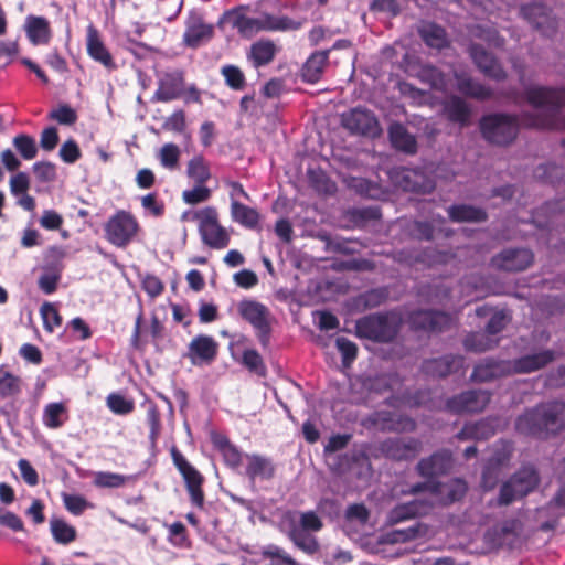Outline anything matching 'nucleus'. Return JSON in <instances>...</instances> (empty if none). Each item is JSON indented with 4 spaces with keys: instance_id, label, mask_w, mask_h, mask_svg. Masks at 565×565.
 Listing matches in <instances>:
<instances>
[{
    "instance_id": "obj_1",
    "label": "nucleus",
    "mask_w": 565,
    "mask_h": 565,
    "mask_svg": "<svg viewBox=\"0 0 565 565\" xmlns=\"http://www.w3.org/2000/svg\"><path fill=\"white\" fill-rule=\"evenodd\" d=\"M515 430L524 436L547 439L565 429V403L552 401L525 409L514 423Z\"/></svg>"
},
{
    "instance_id": "obj_2",
    "label": "nucleus",
    "mask_w": 565,
    "mask_h": 565,
    "mask_svg": "<svg viewBox=\"0 0 565 565\" xmlns=\"http://www.w3.org/2000/svg\"><path fill=\"white\" fill-rule=\"evenodd\" d=\"M402 318L387 311L371 313L360 318L355 323L356 334L376 343H391L399 333Z\"/></svg>"
},
{
    "instance_id": "obj_3",
    "label": "nucleus",
    "mask_w": 565,
    "mask_h": 565,
    "mask_svg": "<svg viewBox=\"0 0 565 565\" xmlns=\"http://www.w3.org/2000/svg\"><path fill=\"white\" fill-rule=\"evenodd\" d=\"M479 129L487 142L505 147L511 145L519 135V117L505 113L483 115L479 120Z\"/></svg>"
},
{
    "instance_id": "obj_4",
    "label": "nucleus",
    "mask_w": 565,
    "mask_h": 565,
    "mask_svg": "<svg viewBox=\"0 0 565 565\" xmlns=\"http://www.w3.org/2000/svg\"><path fill=\"white\" fill-rule=\"evenodd\" d=\"M141 232L138 218L126 210H117L104 224L105 239L117 248H126Z\"/></svg>"
},
{
    "instance_id": "obj_5",
    "label": "nucleus",
    "mask_w": 565,
    "mask_h": 565,
    "mask_svg": "<svg viewBox=\"0 0 565 565\" xmlns=\"http://www.w3.org/2000/svg\"><path fill=\"white\" fill-rule=\"evenodd\" d=\"M539 483L537 470L531 465L522 466L500 487L498 505L505 507L526 497L535 490Z\"/></svg>"
},
{
    "instance_id": "obj_6",
    "label": "nucleus",
    "mask_w": 565,
    "mask_h": 565,
    "mask_svg": "<svg viewBox=\"0 0 565 565\" xmlns=\"http://www.w3.org/2000/svg\"><path fill=\"white\" fill-rule=\"evenodd\" d=\"M192 220L199 222L202 242L211 248L223 249L230 244V234L218 222V213L213 206H205L193 213Z\"/></svg>"
},
{
    "instance_id": "obj_7",
    "label": "nucleus",
    "mask_w": 565,
    "mask_h": 565,
    "mask_svg": "<svg viewBox=\"0 0 565 565\" xmlns=\"http://www.w3.org/2000/svg\"><path fill=\"white\" fill-rule=\"evenodd\" d=\"M387 174L392 184L404 192L428 194L436 188L435 179L419 168L393 167Z\"/></svg>"
},
{
    "instance_id": "obj_8",
    "label": "nucleus",
    "mask_w": 565,
    "mask_h": 565,
    "mask_svg": "<svg viewBox=\"0 0 565 565\" xmlns=\"http://www.w3.org/2000/svg\"><path fill=\"white\" fill-rule=\"evenodd\" d=\"M242 319L248 322L255 330L260 345L266 349L270 343L271 322L269 309L256 300H242L237 306Z\"/></svg>"
},
{
    "instance_id": "obj_9",
    "label": "nucleus",
    "mask_w": 565,
    "mask_h": 565,
    "mask_svg": "<svg viewBox=\"0 0 565 565\" xmlns=\"http://www.w3.org/2000/svg\"><path fill=\"white\" fill-rule=\"evenodd\" d=\"M406 322L412 331L423 333H441L454 326L452 315L435 309H416L408 312Z\"/></svg>"
},
{
    "instance_id": "obj_10",
    "label": "nucleus",
    "mask_w": 565,
    "mask_h": 565,
    "mask_svg": "<svg viewBox=\"0 0 565 565\" xmlns=\"http://www.w3.org/2000/svg\"><path fill=\"white\" fill-rule=\"evenodd\" d=\"M341 126L350 135L366 138H376L382 132L374 113L363 107H355L341 114Z\"/></svg>"
},
{
    "instance_id": "obj_11",
    "label": "nucleus",
    "mask_w": 565,
    "mask_h": 565,
    "mask_svg": "<svg viewBox=\"0 0 565 565\" xmlns=\"http://www.w3.org/2000/svg\"><path fill=\"white\" fill-rule=\"evenodd\" d=\"M171 457L173 465L184 480L191 503L194 507L202 509L205 500L204 491L202 488L204 483L203 475L186 460V458L181 454V451H179L177 447H172Z\"/></svg>"
},
{
    "instance_id": "obj_12",
    "label": "nucleus",
    "mask_w": 565,
    "mask_h": 565,
    "mask_svg": "<svg viewBox=\"0 0 565 565\" xmlns=\"http://www.w3.org/2000/svg\"><path fill=\"white\" fill-rule=\"evenodd\" d=\"M215 26L205 21L201 11L191 10L184 20L183 45L195 50L207 44L215 35Z\"/></svg>"
},
{
    "instance_id": "obj_13",
    "label": "nucleus",
    "mask_w": 565,
    "mask_h": 565,
    "mask_svg": "<svg viewBox=\"0 0 565 565\" xmlns=\"http://www.w3.org/2000/svg\"><path fill=\"white\" fill-rule=\"evenodd\" d=\"M534 253L524 247H509L494 255L490 266L500 271L519 273L532 266Z\"/></svg>"
},
{
    "instance_id": "obj_14",
    "label": "nucleus",
    "mask_w": 565,
    "mask_h": 565,
    "mask_svg": "<svg viewBox=\"0 0 565 565\" xmlns=\"http://www.w3.org/2000/svg\"><path fill=\"white\" fill-rule=\"evenodd\" d=\"M491 393L486 390H469L447 399L446 409L454 414L479 413L490 403Z\"/></svg>"
},
{
    "instance_id": "obj_15",
    "label": "nucleus",
    "mask_w": 565,
    "mask_h": 565,
    "mask_svg": "<svg viewBox=\"0 0 565 565\" xmlns=\"http://www.w3.org/2000/svg\"><path fill=\"white\" fill-rule=\"evenodd\" d=\"M244 7H237L224 11L218 18L216 26L220 30H224L226 24H231L232 28L237 29L238 33L243 36H250L259 32H265L263 29L262 13L257 18H250L244 13Z\"/></svg>"
},
{
    "instance_id": "obj_16",
    "label": "nucleus",
    "mask_w": 565,
    "mask_h": 565,
    "mask_svg": "<svg viewBox=\"0 0 565 565\" xmlns=\"http://www.w3.org/2000/svg\"><path fill=\"white\" fill-rule=\"evenodd\" d=\"M470 56L478 70L486 76L497 82H502L508 77L498 58L487 51L480 44H472L470 47Z\"/></svg>"
},
{
    "instance_id": "obj_17",
    "label": "nucleus",
    "mask_w": 565,
    "mask_h": 565,
    "mask_svg": "<svg viewBox=\"0 0 565 565\" xmlns=\"http://www.w3.org/2000/svg\"><path fill=\"white\" fill-rule=\"evenodd\" d=\"M217 352L218 343L213 337L199 334L191 340L186 356L193 365L211 364L216 359Z\"/></svg>"
},
{
    "instance_id": "obj_18",
    "label": "nucleus",
    "mask_w": 565,
    "mask_h": 565,
    "mask_svg": "<svg viewBox=\"0 0 565 565\" xmlns=\"http://www.w3.org/2000/svg\"><path fill=\"white\" fill-rule=\"evenodd\" d=\"M422 449V443L415 438H387L380 445L381 452L393 460H408Z\"/></svg>"
},
{
    "instance_id": "obj_19",
    "label": "nucleus",
    "mask_w": 565,
    "mask_h": 565,
    "mask_svg": "<svg viewBox=\"0 0 565 565\" xmlns=\"http://www.w3.org/2000/svg\"><path fill=\"white\" fill-rule=\"evenodd\" d=\"M454 466L452 454L450 450L441 449L434 452L428 458H423L417 463V471L424 478H435L447 475Z\"/></svg>"
},
{
    "instance_id": "obj_20",
    "label": "nucleus",
    "mask_w": 565,
    "mask_h": 565,
    "mask_svg": "<svg viewBox=\"0 0 565 565\" xmlns=\"http://www.w3.org/2000/svg\"><path fill=\"white\" fill-rule=\"evenodd\" d=\"M527 103L534 108L550 107L558 114L562 106V88L546 86H529L524 89Z\"/></svg>"
},
{
    "instance_id": "obj_21",
    "label": "nucleus",
    "mask_w": 565,
    "mask_h": 565,
    "mask_svg": "<svg viewBox=\"0 0 565 565\" xmlns=\"http://www.w3.org/2000/svg\"><path fill=\"white\" fill-rule=\"evenodd\" d=\"M555 359L553 350H543L537 353L526 354L514 360L509 361L510 375L512 374H529L536 372Z\"/></svg>"
},
{
    "instance_id": "obj_22",
    "label": "nucleus",
    "mask_w": 565,
    "mask_h": 565,
    "mask_svg": "<svg viewBox=\"0 0 565 565\" xmlns=\"http://www.w3.org/2000/svg\"><path fill=\"white\" fill-rule=\"evenodd\" d=\"M465 358L460 354H446L441 358L427 359L422 364V371L433 377H446L458 372L463 366Z\"/></svg>"
},
{
    "instance_id": "obj_23",
    "label": "nucleus",
    "mask_w": 565,
    "mask_h": 565,
    "mask_svg": "<svg viewBox=\"0 0 565 565\" xmlns=\"http://www.w3.org/2000/svg\"><path fill=\"white\" fill-rule=\"evenodd\" d=\"M508 375H510L508 360L487 358L475 365L470 381L486 383Z\"/></svg>"
},
{
    "instance_id": "obj_24",
    "label": "nucleus",
    "mask_w": 565,
    "mask_h": 565,
    "mask_svg": "<svg viewBox=\"0 0 565 565\" xmlns=\"http://www.w3.org/2000/svg\"><path fill=\"white\" fill-rule=\"evenodd\" d=\"M520 14L539 31L545 33L547 29H554V21L551 18L550 10L541 2L522 4L520 8Z\"/></svg>"
},
{
    "instance_id": "obj_25",
    "label": "nucleus",
    "mask_w": 565,
    "mask_h": 565,
    "mask_svg": "<svg viewBox=\"0 0 565 565\" xmlns=\"http://www.w3.org/2000/svg\"><path fill=\"white\" fill-rule=\"evenodd\" d=\"M87 54L109 71L117 67L110 52L100 40L99 33L94 25H89L87 29Z\"/></svg>"
},
{
    "instance_id": "obj_26",
    "label": "nucleus",
    "mask_w": 565,
    "mask_h": 565,
    "mask_svg": "<svg viewBox=\"0 0 565 565\" xmlns=\"http://www.w3.org/2000/svg\"><path fill=\"white\" fill-rule=\"evenodd\" d=\"M184 89V79L181 73L166 74L160 81L153 99L168 103L181 97Z\"/></svg>"
},
{
    "instance_id": "obj_27",
    "label": "nucleus",
    "mask_w": 565,
    "mask_h": 565,
    "mask_svg": "<svg viewBox=\"0 0 565 565\" xmlns=\"http://www.w3.org/2000/svg\"><path fill=\"white\" fill-rule=\"evenodd\" d=\"M467 491L468 484L460 478H454L447 483L435 482L430 488L433 494L441 495V503L444 505H449L462 500Z\"/></svg>"
},
{
    "instance_id": "obj_28",
    "label": "nucleus",
    "mask_w": 565,
    "mask_h": 565,
    "mask_svg": "<svg viewBox=\"0 0 565 565\" xmlns=\"http://www.w3.org/2000/svg\"><path fill=\"white\" fill-rule=\"evenodd\" d=\"M213 447L222 455L224 462L232 469H237L242 465L243 454L231 443L228 437L221 433L211 434Z\"/></svg>"
},
{
    "instance_id": "obj_29",
    "label": "nucleus",
    "mask_w": 565,
    "mask_h": 565,
    "mask_svg": "<svg viewBox=\"0 0 565 565\" xmlns=\"http://www.w3.org/2000/svg\"><path fill=\"white\" fill-rule=\"evenodd\" d=\"M388 138L393 148L396 150L406 154H415L417 152L416 138L403 124L393 122L388 127Z\"/></svg>"
},
{
    "instance_id": "obj_30",
    "label": "nucleus",
    "mask_w": 565,
    "mask_h": 565,
    "mask_svg": "<svg viewBox=\"0 0 565 565\" xmlns=\"http://www.w3.org/2000/svg\"><path fill=\"white\" fill-rule=\"evenodd\" d=\"M457 88L466 97L480 102L491 99L494 95L493 89L471 76L466 74L456 75Z\"/></svg>"
},
{
    "instance_id": "obj_31",
    "label": "nucleus",
    "mask_w": 565,
    "mask_h": 565,
    "mask_svg": "<svg viewBox=\"0 0 565 565\" xmlns=\"http://www.w3.org/2000/svg\"><path fill=\"white\" fill-rule=\"evenodd\" d=\"M246 459L245 475L250 481H255L257 478L269 480L275 476V465L269 458L253 454L246 455Z\"/></svg>"
},
{
    "instance_id": "obj_32",
    "label": "nucleus",
    "mask_w": 565,
    "mask_h": 565,
    "mask_svg": "<svg viewBox=\"0 0 565 565\" xmlns=\"http://www.w3.org/2000/svg\"><path fill=\"white\" fill-rule=\"evenodd\" d=\"M277 46L271 40H259L250 45L248 61L255 68L270 64L277 54Z\"/></svg>"
},
{
    "instance_id": "obj_33",
    "label": "nucleus",
    "mask_w": 565,
    "mask_h": 565,
    "mask_svg": "<svg viewBox=\"0 0 565 565\" xmlns=\"http://www.w3.org/2000/svg\"><path fill=\"white\" fill-rule=\"evenodd\" d=\"M25 32L33 45L47 44L52 36L50 22L44 17L32 14L26 18Z\"/></svg>"
},
{
    "instance_id": "obj_34",
    "label": "nucleus",
    "mask_w": 565,
    "mask_h": 565,
    "mask_svg": "<svg viewBox=\"0 0 565 565\" xmlns=\"http://www.w3.org/2000/svg\"><path fill=\"white\" fill-rule=\"evenodd\" d=\"M448 217L455 223H482L488 220L487 212L469 204H454L447 209Z\"/></svg>"
},
{
    "instance_id": "obj_35",
    "label": "nucleus",
    "mask_w": 565,
    "mask_h": 565,
    "mask_svg": "<svg viewBox=\"0 0 565 565\" xmlns=\"http://www.w3.org/2000/svg\"><path fill=\"white\" fill-rule=\"evenodd\" d=\"M495 434L493 420L481 419L476 423H468L456 435L459 440H487Z\"/></svg>"
},
{
    "instance_id": "obj_36",
    "label": "nucleus",
    "mask_w": 565,
    "mask_h": 565,
    "mask_svg": "<svg viewBox=\"0 0 565 565\" xmlns=\"http://www.w3.org/2000/svg\"><path fill=\"white\" fill-rule=\"evenodd\" d=\"M329 52H316L309 56L301 68V78L303 82L315 84L320 81L324 66L328 63Z\"/></svg>"
},
{
    "instance_id": "obj_37",
    "label": "nucleus",
    "mask_w": 565,
    "mask_h": 565,
    "mask_svg": "<svg viewBox=\"0 0 565 565\" xmlns=\"http://www.w3.org/2000/svg\"><path fill=\"white\" fill-rule=\"evenodd\" d=\"M418 35L429 47L441 50L448 45L446 30L437 23H424L418 28Z\"/></svg>"
},
{
    "instance_id": "obj_38",
    "label": "nucleus",
    "mask_w": 565,
    "mask_h": 565,
    "mask_svg": "<svg viewBox=\"0 0 565 565\" xmlns=\"http://www.w3.org/2000/svg\"><path fill=\"white\" fill-rule=\"evenodd\" d=\"M231 217L234 222L249 230L256 228L260 220V215L256 209L236 200H232L231 202Z\"/></svg>"
},
{
    "instance_id": "obj_39",
    "label": "nucleus",
    "mask_w": 565,
    "mask_h": 565,
    "mask_svg": "<svg viewBox=\"0 0 565 565\" xmlns=\"http://www.w3.org/2000/svg\"><path fill=\"white\" fill-rule=\"evenodd\" d=\"M23 381L20 376L0 365V401L14 399L22 393Z\"/></svg>"
},
{
    "instance_id": "obj_40",
    "label": "nucleus",
    "mask_w": 565,
    "mask_h": 565,
    "mask_svg": "<svg viewBox=\"0 0 565 565\" xmlns=\"http://www.w3.org/2000/svg\"><path fill=\"white\" fill-rule=\"evenodd\" d=\"M263 29L265 32H286L299 30L303 21L294 20L287 15H274L263 12Z\"/></svg>"
},
{
    "instance_id": "obj_41",
    "label": "nucleus",
    "mask_w": 565,
    "mask_h": 565,
    "mask_svg": "<svg viewBox=\"0 0 565 565\" xmlns=\"http://www.w3.org/2000/svg\"><path fill=\"white\" fill-rule=\"evenodd\" d=\"M499 338H492L486 330L470 332L462 341L463 348L469 352L482 353L499 345Z\"/></svg>"
},
{
    "instance_id": "obj_42",
    "label": "nucleus",
    "mask_w": 565,
    "mask_h": 565,
    "mask_svg": "<svg viewBox=\"0 0 565 565\" xmlns=\"http://www.w3.org/2000/svg\"><path fill=\"white\" fill-rule=\"evenodd\" d=\"M445 113L449 121L465 127L469 124L471 109L468 104L458 96H452L445 105Z\"/></svg>"
},
{
    "instance_id": "obj_43",
    "label": "nucleus",
    "mask_w": 565,
    "mask_h": 565,
    "mask_svg": "<svg viewBox=\"0 0 565 565\" xmlns=\"http://www.w3.org/2000/svg\"><path fill=\"white\" fill-rule=\"evenodd\" d=\"M424 507V502L418 500H413L406 503L397 504L388 513L387 522L391 525H395L406 520L414 519L422 513V509Z\"/></svg>"
},
{
    "instance_id": "obj_44",
    "label": "nucleus",
    "mask_w": 565,
    "mask_h": 565,
    "mask_svg": "<svg viewBox=\"0 0 565 565\" xmlns=\"http://www.w3.org/2000/svg\"><path fill=\"white\" fill-rule=\"evenodd\" d=\"M288 536L290 541L305 553L312 555L319 551V543L317 539L305 531L300 530L292 523Z\"/></svg>"
},
{
    "instance_id": "obj_45",
    "label": "nucleus",
    "mask_w": 565,
    "mask_h": 565,
    "mask_svg": "<svg viewBox=\"0 0 565 565\" xmlns=\"http://www.w3.org/2000/svg\"><path fill=\"white\" fill-rule=\"evenodd\" d=\"M66 419V407L63 403H50L45 406L43 412V424L47 428H60Z\"/></svg>"
},
{
    "instance_id": "obj_46",
    "label": "nucleus",
    "mask_w": 565,
    "mask_h": 565,
    "mask_svg": "<svg viewBox=\"0 0 565 565\" xmlns=\"http://www.w3.org/2000/svg\"><path fill=\"white\" fill-rule=\"evenodd\" d=\"M419 296L423 297L427 303L441 305L450 298L451 290L443 284L427 285L420 288Z\"/></svg>"
},
{
    "instance_id": "obj_47",
    "label": "nucleus",
    "mask_w": 565,
    "mask_h": 565,
    "mask_svg": "<svg viewBox=\"0 0 565 565\" xmlns=\"http://www.w3.org/2000/svg\"><path fill=\"white\" fill-rule=\"evenodd\" d=\"M186 172L196 184H205L211 178L210 168L202 156H195L189 161Z\"/></svg>"
},
{
    "instance_id": "obj_48",
    "label": "nucleus",
    "mask_w": 565,
    "mask_h": 565,
    "mask_svg": "<svg viewBox=\"0 0 565 565\" xmlns=\"http://www.w3.org/2000/svg\"><path fill=\"white\" fill-rule=\"evenodd\" d=\"M129 479L130 477L120 473L98 471L94 475L93 483L97 488L116 489L124 487Z\"/></svg>"
},
{
    "instance_id": "obj_49",
    "label": "nucleus",
    "mask_w": 565,
    "mask_h": 565,
    "mask_svg": "<svg viewBox=\"0 0 565 565\" xmlns=\"http://www.w3.org/2000/svg\"><path fill=\"white\" fill-rule=\"evenodd\" d=\"M51 532L60 544H68L76 539V530L65 521L56 519L51 521Z\"/></svg>"
},
{
    "instance_id": "obj_50",
    "label": "nucleus",
    "mask_w": 565,
    "mask_h": 565,
    "mask_svg": "<svg viewBox=\"0 0 565 565\" xmlns=\"http://www.w3.org/2000/svg\"><path fill=\"white\" fill-rule=\"evenodd\" d=\"M226 85L234 90H242L245 88L246 78L242 70L235 65H224L221 70Z\"/></svg>"
},
{
    "instance_id": "obj_51",
    "label": "nucleus",
    "mask_w": 565,
    "mask_h": 565,
    "mask_svg": "<svg viewBox=\"0 0 565 565\" xmlns=\"http://www.w3.org/2000/svg\"><path fill=\"white\" fill-rule=\"evenodd\" d=\"M13 146L24 160H32L36 157L38 148L34 138L21 134L13 138Z\"/></svg>"
},
{
    "instance_id": "obj_52",
    "label": "nucleus",
    "mask_w": 565,
    "mask_h": 565,
    "mask_svg": "<svg viewBox=\"0 0 565 565\" xmlns=\"http://www.w3.org/2000/svg\"><path fill=\"white\" fill-rule=\"evenodd\" d=\"M242 364L257 375H266V365L262 355L255 349H247L243 352Z\"/></svg>"
},
{
    "instance_id": "obj_53",
    "label": "nucleus",
    "mask_w": 565,
    "mask_h": 565,
    "mask_svg": "<svg viewBox=\"0 0 565 565\" xmlns=\"http://www.w3.org/2000/svg\"><path fill=\"white\" fill-rule=\"evenodd\" d=\"M106 404L117 415H128L135 409L134 402L118 393L109 394L106 398Z\"/></svg>"
},
{
    "instance_id": "obj_54",
    "label": "nucleus",
    "mask_w": 565,
    "mask_h": 565,
    "mask_svg": "<svg viewBox=\"0 0 565 565\" xmlns=\"http://www.w3.org/2000/svg\"><path fill=\"white\" fill-rule=\"evenodd\" d=\"M181 151L174 143H166L159 152V160L163 168L174 170L179 166Z\"/></svg>"
},
{
    "instance_id": "obj_55",
    "label": "nucleus",
    "mask_w": 565,
    "mask_h": 565,
    "mask_svg": "<svg viewBox=\"0 0 565 565\" xmlns=\"http://www.w3.org/2000/svg\"><path fill=\"white\" fill-rule=\"evenodd\" d=\"M40 311L44 329L47 332L52 333L56 328L62 326V317L53 303H43Z\"/></svg>"
},
{
    "instance_id": "obj_56",
    "label": "nucleus",
    "mask_w": 565,
    "mask_h": 565,
    "mask_svg": "<svg viewBox=\"0 0 565 565\" xmlns=\"http://www.w3.org/2000/svg\"><path fill=\"white\" fill-rule=\"evenodd\" d=\"M169 541L173 546L179 548H189L191 546V541L182 522L172 523L169 526Z\"/></svg>"
},
{
    "instance_id": "obj_57",
    "label": "nucleus",
    "mask_w": 565,
    "mask_h": 565,
    "mask_svg": "<svg viewBox=\"0 0 565 565\" xmlns=\"http://www.w3.org/2000/svg\"><path fill=\"white\" fill-rule=\"evenodd\" d=\"M335 347L341 353L342 363L344 366H350L358 355V345L344 337H339L335 340Z\"/></svg>"
},
{
    "instance_id": "obj_58",
    "label": "nucleus",
    "mask_w": 565,
    "mask_h": 565,
    "mask_svg": "<svg viewBox=\"0 0 565 565\" xmlns=\"http://www.w3.org/2000/svg\"><path fill=\"white\" fill-rule=\"evenodd\" d=\"M142 209L153 217H161L164 214L166 205L159 200L156 192L148 193L140 198Z\"/></svg>"
},
{
    "instance_id": "obj_59",
    "label": "nucleus",
    "mask_w": 565,
    "mask_h": 565,
    "mask_svg": "<svg viewBox=\"0 0 565 565\" xmlns=\"http://www.w3.org/2000/svg\"><path fill=\"white\" fill-rule=\"evenodd\" d=\"M510 320L511 317L504 310L495 311L490 317L484 330L492 338H495V335L507 327Z\"/></svg>"
},
{
    "instance_id": "obj_60",
    "label": "nucleus",
    "mask_w": 565,
    "mask_h": 565,
    "mask_svg": "<svg viewBox=\"0 0 565 565\" xmlns=\"http://www.w3.org/2000/svg\"><path fill=\"white\" fill-rule=\"evenodd\" d=\"M211 198V190L204 184H196L191 190H185L182 193V199L188 204H199L207 201Z\"/></svg>"
},
{
    "instance_id": "obj_61",
    "label": "nucleus",
    "mask_w": 565,
    "mask_h": 565,
    "mask_svg": "<svg viewBox=\"0 0 565 565\" xmlns=\"http://www.w3.org/2000/svg\"><path fill=\"white\" fill-rule=\"evenodd\" d=\"M423 527L422 523H416L407 529L395 530L390 534L392 536L391 541L394 543H406L416 540L423 534Z\"/></svg>"
},
{
    "instance_id": "obj_62",
    "label": "nucleus",
    "mask_w": 565,
    "mask_h": 565,
    "mask_svg": "<svg viewBox=\"0 0 565 565\" xmlns=\"http://www.w3.org/2000/svg\"><path fill=\"white\" fill-rule=\"evenodd\" d=\"M49 117L66 126L74 125L78 118L76 111L68 105H61L58 108L52 110Z\"/></svg>"
},
{
    "instance_id": "obj_63",
    "label": "nucleus",
    "mask_w": 565,
    "mask_h": 565,
    "mask_svg": "<svg viewBox=\"0 0 565 565\" xmlns=\"http://www.w3.org/2000/svg\"><path fill=\"white\" fill-rule=\"evenodd\" d=\"M58 154L63 162L72 164L81 159L82 151L74 139H68L61 146Z\"/></svg>"
},
{
    "instance_id": "obj_64",
    "label": "nucleus",
    "mask_w": 565,
    "mask_h": 565,
    "mask_svg": "<svg viewBox=\"0 0 565 565\" xmlns=\"http://www.w3.org/2000/svg\"><path fill=\"white\" fill-rule=\"evenodd\" d=\"M298 527L305 532H318L323 523L315 511H306L300 513Z\"/></svg>"
}]
</instances>
